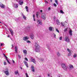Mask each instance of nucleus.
I'll use <instances>...</instances> for the list:
<instances>
[{
  "label": "nucleus",
  "mask_w": 77,
  "mask_h": 77,
  "mask_svg": "<svg viewBox=\"0 0 77 77\" xmlns=\"http://www.w3.org/2000/svg\"><path fill=\"white\" fill-rule=\"evenodd\" d=\"M35 52H37V53L40 52V46H39V45L36 43L35 44Z\"/></svg>",
  "instance_id": "1"
},
{
  "label": "nucleus",
  "mask_w": 77,
  "mask_h": 77,
  "mask_svg": "<svg viewBox=\"0 0 77 77\" xmlns=\"http://www.w3.org/2000/svg\"><path fill=\"white\" fill-rule=\"evenodd\" d=\"M61 66L62 67L63 69L66 71L67 70V67L65 65V64L63 63L61 65Z\"/></svg>",
  "instance_id": "2"
},
{
  "label": "nucleus",
  "mask_w": 77,
  "mask_h": 77,
  "mask_svg": "<svg viewBox=\"0 0 77 77\" xmlns=\"http://www.w3.org/2000/svg\"><path fill=\"white\" fill-rule=\"evenodd\" d=\"M41 17L42 20H45L46 18L45 17V13L42 14L41 16Z\"/></svg>",
  "instance_id": "3"
},
{
  "label": "nucleus",
  "mask_w": 77,
  "mask_h": 77,
  "mask_svg": "<svg viewBox=\"0 0 77 77\" xmlns=\"http://www.w3.org/2000/svg\"><path fill=\"white\" fill-rule=\"evenodd\" d=\"M65 41L67 42H70L69 38L68 36H66L65 38Z\"/></svg>",
  "instance_id": "4"
},
{
  "label": "nucleus",
  "mask_w": 77,
  "mask_h": 77,
  "mask_svg": "<svg viewBox=\"0 0 77 77\" xmlns=\"http://www.w3.org/2000/svg\"><path fill=\"white\" fill-rule=\"evenodd\" d=\"M4 73H5L7 75H9V70H8V69H5V71H4Z\"/></svg>",
  "instance_id": "5"
},
{
  "label": "nucleus",
  "mask_w": 77,
  "mask_h": 77,
  "mask_svg": "<svg viewBox=\"0 0 77 77\" xmlns=\"http://www.w3.org/2000/svg\"><path fill=\"white\" fill-rule=\"evenodd\" d=\"M31 62H33V63H34L36 64V61H35V59H33L32 58H31Z\"/></svg>",
  "instance_id": "6"
},
{
  "label": "nucleus",
  "mask_w": 77,
  "mask_h": 77,
  "mask_svg": "<svg viewBox=\"0 0 77 77\" xmlns=\"http://www.w3.org/2000/svg\"><path fill=\"white\" fill-rule=\"evenodd\" d=\"M0 7L2 8V9H4L5 8V5H3V4L2 3H0Z\"/></svg>",
  "instance_id": "7"
},
{
  "label": "nucleus",
  "mask_w": 77,
  "mask_h": 77,
  "mask_svg": "<svg viewBox=\"0 0 77 77\" xmlns=\"http://www.w3.org/2000/svg\"><path fill=\"white\" fill-rule=\"evenodd\" d=\"M49 30L50 31H54V29L53 27L51 26L49 27Z\"/></svg>",
  "instance_id": "8"
},
{
  "label": "nucleus",
  "mask_w": 77,
  "mask_h": 77,
  "mask_svg": "<svg viewBox=\"0 0 77 77\" xmlns=\"http://www.w3.org/2000/svg\"><path fill=\"white\" fill-rule=\"evenodd\" d=\"M10 31L11 35H12V36H13L14 35V32H13V30H12L11 29H10Z\"/></svg>",
  "instance_id": "9"
},
{
  "label": "nucleus",
  "mask_w": 77,
  "mask_h": 77,
  "mask_svg": "<svg viewBox=\"0 0 77 77\" xmlns=\"http://www.w3.org/2000/svg\"><path fill=\"white\" fill-rule=\"evenodd\" d=\"M23 62L26 66V67L28 68L29 67V66H28V64L27 63V61H24Z\"/></svg>",
  "instance_id": "10"
},
{
  "label": "nucleus",
  "mask_w": 77,
  "mask_h": 77,
  "mask_svg": "<svg viewBox=\"0 0 77 77\" xmlns=\"http://www.w3.org/2000/svg\"><path fill=\"white\" fill-rule=\"evenodd\" d=\"M30 38L33 39L34 38V35L33 34H31L30 35Z\"/></svg>",
  "instance_id": "11"
},
{
  "label": "nucleus",
  "mask_w": 77,
  "mask_h": 77,
  "mask_svg": "<svg viewBox=\"0 0 77 77\" xmlns=\"http://www.w3.org/2000/svg\"><path fill=\"white\" fill-rule=\"evenodd\" d=\"M72 31L71 30H70L69 31V35H70V36H72Z\"/></svg>",
  "instance_id": "12"
},
{
  "label": "nucleus",
  "mask_w": 77,
  "mask_h": 77,
  "mask_svg": "<svg viewBox=\"0 0 77 77\" xmlns=\"http://www.w3.org/2000/svg\"><path fill=\"white\" fill-rule=\"evenodd\" d=\"M37 22L38 24H42V22L41 21H40L38 20H37Z\"/></svg>",
  "instance_id": "13"
},
{
  "label": "nucleus",
  "mask_w": 77,
  "mask_h": 77,
  "mask_svg": "<svg viewBox=\"0 0 77 77\" xmlns=\"http://www.w3.org/2000/svg\"><path fill=\"white\" fill-rule=\"evenodd\" d=\"M23 53H24L25 54H27V50H23Z\"/></svg>",
  "instance_id": "14"
},
{
  "label": "nucleus",
  "mask_w": 77,
  "mask_h": 77,
  "mask_svg": "<svg viewBox=\"0 0 77 77\" xmlns=\"http://www.w3.org/2000/svg\"><path fill=\"white\" fill-rule=\"evenodd\" d=\"M29 38H27V37H23V40L24 41H26Z\"/></svg>",
  "instance_id": "15"
},
{
  "label": "nucleus",
  "mask_w": 77,
  "mask_h": 77,
  "mask_svg": "<svg viewBox=\"0 0 77 77\" xmlns=\"http://www.w3.org/2000/svg\"><path fill=\"white\" fill-rule=\"evenodd\" d=\"M31 68L32 69V72H35V69H34V66H31Z\"/></svg>",
  "instance_id": "16"
},
{
  "label": "nucleus",
  "mask_w": 77,
  "mask_h": 77,
  "mask_svg": "<svg viewBox=\"0 0 77 77\" xmlns=\"http://www.w3.org/2000/svg\"><path fill=\"white\" fill-rule=\"evenodd\" d=\"M56 23L58 25H59V24H60V22L59 21V20L57 19L56 20Z\"/></svg>",
  "instance_id": "17"
},
{
  "label": "nucleus",
  "mask_w": 77,
  "mask_h": 77,
  "mask_svg": "<svg viewBox=\"0 0 77 77\" xmlns=\"http://www.w3.org/2000/svg\"><path fill=\"white\" fill-rule=\"evenodd\" d=\"M15 53H17V52L18 51V49H17V47H15Z\"/></svg>",
  "instance_id": "18"
},
{
  "label": "nucleus",
  "mask_w": 77,
  "mask_h": 77,
  "mask_svg": "<svg viewBox=\"0 0 77 77\" xmlns=\"http://www.w3.org/2000/svg\"><path fill=\"white\" fill-rule=\"evenodd\" d=\"M69 68H71V69H72L74 68V67L73 66H72V65H69Z\"/></svg>",
  "instance_id": "19"
},
{
  "label": "nucleus",
  "mask_w": 77,
  "mask_h": 77,
  "mask_svg": "<svg viewBox=\"0 0 77 77\" xmlns=\"http://www.w3.org/2000/svg\"><path fill=\"white\" fill-rule=\"evenodd\" d=\"M14 7L16 8H17L18 6L17 5L15 4L14 5Z\"/></svg>",
  "instance_id": "20"
},
{
  "label": "nucleus",
  "mask_w": 77,
  "mask_h": 77,
  "mask_svg": "<svg viewBox=\"0 0 77 77\" xmlns=\"http://www.w3.org/2000/svg\"><path fill=\"white\" fill-rule=\"evenodd\" d=\"M19 3L20 5H22L23 3V2H21L20 1H19Z\"/></svg>",
  "instance_id": "21"
},
{
  "label": "nucleus",
  "mask_w": 77,
  "mask_h": 77,
  "mask_svg": "<svg viewBox=\"0 0 77 77\" xmlns=\"http://www.w3.org/2000/svg\"><path fill=\"white\" fill-rule=\"evenodd\" d=\"M22 15L24 20H26V16H24V15L23 14H22Z\"/></svg>",
  "instance_id": "22"
},
{
  "label": "nucleus",
  "mask_w": 77,
  "mask_h": 77,
  "mask_svg": "<svg viewBox=\"0 0 77 77\" xmlns=\"http://www.w3.org/2000/svg\"><path fill=\"white\" fill-rule=\"evenodd\" d=\"M14 72H15V74L16 75H17V74H18V71L17 70L15 71Z\"/></svg>",
  "instance_id": "23"
},
{
  "label": "nucleus",
  "mask_w": 77,
  "mask_h": 77,
  "mask_svg": "<svg viewBox=\"0 0 77 77\" xmlns=\"http://www.w3.org/2000/svg\"><path fill=\"white\" fill-rule=\"evenodd\" d=\"M36 15L37 18L38 17V16H39V12H37V14H36Z\"/></svg>",
  "instance_id": "24"
},
{
  "label": "nucleus",
  "mask_w": 77,
  "mask_h": 77,
  "mask_svg": "<svg viewBox=\"0 0 77 77\" xmlns=\"http://www.w3.org/2000/svg\"><path fill=\"white\" fill-rule=\"evenodd\" d=\"M25 8L27 12H28L29 10H28V7L27 6H26Z\"/></svg>",
  "instance_id": "25"
},
{
  "label": "nucleus",
  "mask_w": 77,
  "mask_h": 77,
  "mask_svg": "<svg viewBox=\"0 0 77 77\" xmlns=\"http://www.w3.org/2000/svg\"><path fill=\"white\" fill-rule=\"evenodd\" d=\"M73 57H74V58H75V57H77V54H75L73 56Z\"/></svg>",
  "instance_id": "26"
},
{
  "label": "nucleus",
  "mask_w": 77,
  "mask_h": 77,
  "mask_svg": "<svg viewBox=\"0 0 77 77\" xmlns=\"http://www.w3.org/2000/svg\"><path fill=\"white\" fill-rule=\"evenodd\" d=\"M53 36H54V38H56V35L54 33H53Z\"/></svg>",
  "instance_id": "27"
},
{
  "label": "nucleus",
  "mask_w": 77,
  "mask_h": 77,
  "mask_svg": "<svg viewBox=\"0 0 77 77\" xmlns=\"http://www.w3.org/2000/svg\"><path fill=\"white\" fill-rule=\"evenodd\" d=\"M57 56H60V53L59 52H58L57 53Z\"/></svg>",
  "instance_id": "28"
},
{
  "label": "nucleus",
  "mask_w": 77,
  "mask_h": 77,
  "mask_svg": "<svg viewBox=\"0 0 77 77\" xmlns=\"http://www.w3.org/2000/svg\"><path fill=\"white\" fill-rule=\"evenodd\" d=\"M60 12L61 14H64V12L62 10H60Z\"/></svg>",
  "instance_id": "29"
},
{
  "label": "nucleus",
  "mask_w": 77,
  "mask_h": 77,
  "mask_svg": "<svg viewBox=\"0 0 77 77\" xmlns=\"http://www.w3.org/2000/svg\"><path fill=\"white\" fill-rule=\"evenodd\" d=\"M55 1L56 4L58 5V2L57 1V0H55Z\"/></svg>",
  "instance_id": "30"
},
{
  "label": "nucleus",
  "mask_w": 77,
  "mask_h": 77,
  "mask_svg": "<svg viewBox=\"0 0 77 77\" xmlns=\"http://www.w3.org/2000/svg\"><path fill=\"white\" fill-rule=\"evenodd\" d=\"M56 32H58V33H59V30H58V29H57L56 28Z\"/></svg>",
  "instance_id": "31"
},
{
  "label": "nucleus",
  "mask_w": 77,
  "mask_h": 77,
  "mask_svg": "<svg viewBox=\"0 0 77 77\" xmlns=\"http://www.w3.org/2000/svg\"><path fill=\"white\" fill-rule=\"evenodd\" d=\"M71 55V52H70L68 54V56H70Z\"/></svg>",
  "instance_id": "32"
},
{
  "label": "nucleus",
  "mask_w": 77,
  "mask_h": 77,
  "mask_svg": "<svg viewBox=\"0 0 77 77\" xmlns=\"http://www.w3.org/2000/svg\"><path fill=\"white\" fill-rule=\"evenodd\" d=\"M25 74H26V77H29V75H28V74H27V73H26Z\"/></svg>",
  "instance_id": "33"
},
{
  "label": "nucleus",
  "mask_w": 77,
  "mask_h": 77,
  "mask_svg": "<svg viewBox=\"0 0 77 77\" xmlns=\"http://www.w3.org/2000/svg\"><path fill=\"white\" fill-rule=\"evenodd\" d=\"M45 2L46 5H48V2L47 1H45Z\"/></svg>",
  "instance_id": "34"
},
{
  "label": "nucleus",
  "mask_w": 77,
  "mask_h": 77,
  "mask_svg": "<svg viewBox=\"0 0 77 77\" xmlns=\"http://www.w3.org/2000/svg\"><path fill=\"white\" fill-rule=\"evenodd\" d=\"M47 47L48 49V50H50V46H49V45H47Z\"/></svg>",
  "instance_id": "35"
},
{
  "label": "nucleus",
  "mask_w": 77,
  "mask_h": 77,
  "mask_svg": "<svg viewBox=\"0 0 77 77\" xmlns=\"http://www.w3.org/2000/svg\"><path fill=\"white\" fill-rule=\"evenodd\" d=\"M6 60L7 61V62H8V63L9 64H11V63H10V62H9V60H8V59H7Z\"/></svg>",
  "instance_id": "36"
},
{
  "label": "nucleus",
  "mask_w": 77,
  "mask_h": 77,
  "mask_svg": "<svg viewBox=\"0 0 77 77\" xmlns=\"http://www.w3.org/2000/svg\"><path fill=\"white\" fill-rule=\"evenodd\" d=\"M18 57H19V59H21V56H20V55H18Z\"/></svg>",
  "instance_id": "37"
},
{
  "label": "nucleus",
  "mask_w": 77,
  "mask_h": 77,
  "mask_svg": "<svg viewBox=\"0 0 77 77\" xmlns=\"http://www.w3.org/2000/svg\"><path fill=\"white\" fill-rule=\"evenodd\" d=\"M25 60H26V61H28V59H27V58L26 57L25 58Z\"/></svg>",
  "instance_id": "38"
},
{
  "label": "nucleus",
  "mask_w": 77,
  "mask_h": 77,
  "mask_svg": "<svg viewBox=\"0 0 77 77\" xmlns=\"http://www.w3.org/2000/svg\"><path fill=\"white\" fill-rule=\"evenodd\" d=\"M26 42L27 43H30V41H29V40H28L26 41Z\"/></svg>",
  "instance_id": "39"
},
{
  "label": "nucleus",
  "mask_w": 77,
  "mask_h": 77,
  "mask_svg": "<svg viewBox=\"0 0 77 77\" xmlns=\"http://www.w3.org/2000/svg\"><path fill=\"white\" fill-rule=\"evenodd\" d=\"M67 50L68 51V52H69V53H70V50H69V48H67Z\"/></svg>",
  "instance_id": "40"
},
{
  "label": "nucleus",
  "mask_w": 77,
  "mask_h": 77,
  "mask_svg": "<svg viewBox=\"0 0 77 77\" xmlns=\"http://www.w3.org/2000/svg\"><path fill=\"white\" fill-rule=\"evenodd\" d=\"M40 60L41 61H42V62H43V61H44V59L43 58H41Z\"/></svg>",
  "instance_id": "41"
},
{
  "label": "nucleus",
  "mask_w": 77,
  "mask_h": 77,
  "mask_svg": "<svg viewBox=\"0 0 77 77\" xmlns=\"http://www.w3.org/2000/svg\"><path fill=\"white\" fill-rule=\"evenodd\" d=\"M62 37H60L59 38L60 40H62Z\"/></svg>",
  "instance_id": "42"
},
{
  "label": "nucleus",
  "mask_w": 77,
  "mask_h": 77,
  "mask_svg": "<svg viewBox=\"0 0 77 77\" xmlns=\"http://www.w3.org/2000/svg\"><path fill=\"white\" fill-rule=\"evenodd\" d=\"M61 24L62 26H64V24H63V23L62 22H61Z\"/></svg>",
  "instance_id": "43"
},
{
  "label": "nucleus",
  "mask_w": 77,
  "mask_h": 77,
  "mask_svg": "<svg viewBox=\"0 0 77 77\" xmlns=\"http://www.w3.org/2000/svg\"><path fill=\"white\" fill-rule=\"evenodd\" d=\"M1 47H2V46H3H3H4V43H1Z\"/></svg>",
  "instance_id": "44"
},
{
  "label": "nucleus",
  "mask_w": 77,
  "mask_h": 77,
  "mask_svg": "<svg viewBox=\"0 0 77 77\" xmlns=\"http://www.w3.org/2000/svg\"><path fill=\"white\" fill-rule=\"evenodd\" d=\"M4 65H7L6 63V62H4Z\"/></svg>",
  "instance_id": "45"
},
{
  "label": "nucleus",
  "mask_w": 77,
  "mask_h": 77,
  "mask_svg": "<svg viewBox=\"0 0 77 77\" xmlns=\"http://www.w3.org/2000/svg\"><path fill=\"white\" fill-rule=\"evenodd\" d=\"M54 6H55V7H56L57 6V5L56 4L54 3Z\"/></svg>",
  "instance_id": "46"
},
{
  "label": "nucleus",
  "mask_w": 77,
  "mask_h": 77,
  "mask_svg": "<svg viewBox=\"0 0 77 77\" xmlns=\"http://www.w3.org/2000/svg\"><path fill=\"white\" fill-rule=\"evenodd\" d=\"M66 31H67V29H66L64 30V31L65 32H66Z\"/></svg>",
  "instance_id": "47"
},
{
  "label": "nucleus",
  "mask_w": 77,
  "mask_h": 77,
  "mask_svg": "<svg viewBox=\"0 0 77 77\" xmlns=\"http://www.w3.org/2000/svg\"><path fill=\"white\" fill-rule=\"evenodd\" d=\"M51 9V8L50 7H49L48 9V11H50Z\"/></svg>",
  "instance_id": "48"
},
{
  "label": "nucleus",
  "mask_w": 77,
  "mask_h": 77,
  "mask_svg": "<svg viewBox=\"0 0 77 77\" xmlns=\"http://www.w3.org/2000/svg\"><path fill=\"white\" fill-rule=\"evenodd\" d=\"M56 19V17H54V20H55V19Z\"/></svg>",
  "instance_id": "49"
},
{
  "label": "nucleus",
  "mask_w": 77,
  "mask_h": 77,
  "mask_svg": "<svg viewBox=\"0 0 77 77\" xmlns=\"http://www.w3.org/2000/svg\"><path fill=\"white\" fill-rule=\"evenodd\" d=\"M35 14H33V18H35Z\"/></svg>",
  "instance_id": "50"
},
{
  "label": "nucleus",
  "mask_w": 77,
  "mask_h": 77,
  "mask_svg": "<svg viewBox=\"0 0 77 77\" xmlns=\"http://www.w3.org/2000/svg\"><path fill=\"white\" fill-rule=\"evenodd\" d=\"M5 57L6 59V60H7V59H8V57L6 56Z\"/></svg>",
  "instance_id": "51"
},
{
  "label": "nucleus",
  "mask_w": 77,
  "mask_h": 77,
  "mask_svg": "<svg viewBox=\"0 0 77 77\" xmlns=\"http://www.w3.org/2000/svg\"><path fill=\"white\" fill-rule=\"evenodd\" d=\"M13 60V63H15V61H14V60Z\"/></svg>",
  "instance_id": "52"
},
{
  "label": "nucleus",
  "mask_w": 77,
  "mask_h": 77,
  "mask_svg": "<svg viewBox=\"0 0 77 77\" xmlns=\"http://www.w3.org/2000/svg\"><path fill=\"white\" fill-rule=\"evenodd\" d=\"M3 55L4 56V57H5V56H6L5 55V54H3Z\"/></svg>",
  "instance_id": "53"
},
{
  "label": "nucleus",
  "mask_w": 77,
  "mask_h": 77,
  "mask_svg": "<svg viewBox=\"0 0 77 77\" xmlns=\"http://www.w3.org/2000/svg\"><path fill=\"white\" fill-rule=\"evenodd\" d=\"M33 19H34V21H36V20H35V18H33Z\"/></svg>",
  "instance_id": "54"
},
{
  "label": "nucleus",
  "mask_w": 77,
  "mask_h": 77,
  "mask_svg": "<svg viewBox=\"0 0 77 77\" xmlns=\"http://www.w3.org/2000/svg\"><path fill=\"white\" fill-rule=\"evenodd\" d=\"M8 38H9V37H10V36L9 35H8Z\"/></svg>",
  "instance_id": "55"
},
{
  "label": "nucleus",
  "mask_w": 77,
  "mask_h": 77,
  "mask_svg": "<svg viewBox=\"0 0 77 77\" xmlns=\"http://www.w3.org/2000/svg\"><path fill=\"white\" fill-rule=\"evenodd\" d=\"M40 12H42V10H40Z\"/></svg>",
  "instance_id": "56"
},
{
  "label": "nucleus",
  "mask_w": 77,
  "mask_h": 77,
  "mask_svg": "<svg viewBox=\"0 0 77 77\" xmlns=\"http://www.w3.org/2000/svg\"><path fill=\"white\" fill-rule=\"evenodd\" d=\"M20 69H23V68H22V67H20Z\"/></svg>",
  "instance_id": "57"
},
{
  "label": "nucleus",
  "mask_w": 77,
  "mask_h": 77,
  "mask_svg": "<svg viewBox=\"0 0 77 77\" xmlns=\"http://www.w3.org/2000/svg\"><path fill=\"white\" fill-rule=\"evenodd\" d=\"M62 77V75H60L59 77Z\"/></svg>",
  "instance_id": "58"
},
{
  "label": "nucleus",
  "mask_w": 77,
  "mask_h": 77,
  "mask_svg": "<svg viewBox=\"0 0 77 77\" xmlns=\"http://www.w3.org/2000/svg\"><path fill=\"white\" fill-rule=\"evenodd\" d=\"M48 77H49V76H50V75H49V74H48Z\"/></svg>",
  "instance_id": "59"
},
{
  "label": "nucleus",
  "mask_w": 77,
  "mask_h": 77,
  "mask_svg": "<svg viewBox=\"0 0 77 77\" xmlns=\"http://www.w3.org/2000/svg\"><path fill=\"white\" fill-rule=\"evenodd\" d=\"M52 0H50L51 2H52Z\"/></svg>",
  "instance_id": "60"
},
{
  "label": "nucleus",
  "mask_w": 77,
  "mask_h": 77,
  "mask_svg": "<svg viewBox=\"0 0 77 77\" xmlns=\"http://www.w3.org/2000/svg\"><path fill=\"white\" fill-rule=\"evenodd\" d=\"M13 46H13V45H12V47H13Z\"/></svg>",
  "instance_id": "61"
},
{
  "label": "nucleus",
  "mask_w": 77,
  "mask_h": 77,
  "mask_svg": "<svg viewBox=\"0 0 77 77\" xmlns=\"http://www.w3.org/2000/svg\"><path fill=\"white\" fill-rule=\"evenodd\" d=\"M0 23H2V22L0 21Z\"/></svg>",
  "instance_id": "62"
},
{
  "label": "nucleus",
  "mask_w": 77,
  "mask_h": 77,
  "mask_svg": "<svg viewBox=\"0 0 77 77\" xmlns=\"http://www.w3.org/2000/svg\"><path fill=\"white\" fill-rule=\"evenodd\" d=\"M5 26H6V25L5 24Z\"/></svg>",
  "instance_id": "63"
},
{
  "label": "nucleus",
  "mask_w": 77,
  "mask_h": 77,
  "mask_svg": "<svg viewBox=\"0 0 77 77\" xmlns=\"http://www.w3.org/2000/svg\"><path fill=\"white\" fill-rule=\"evenodd\" d=\"M1 49V48H0V49Z\"/></svg>",
  "instance_id": "64"
}]
</instances>
